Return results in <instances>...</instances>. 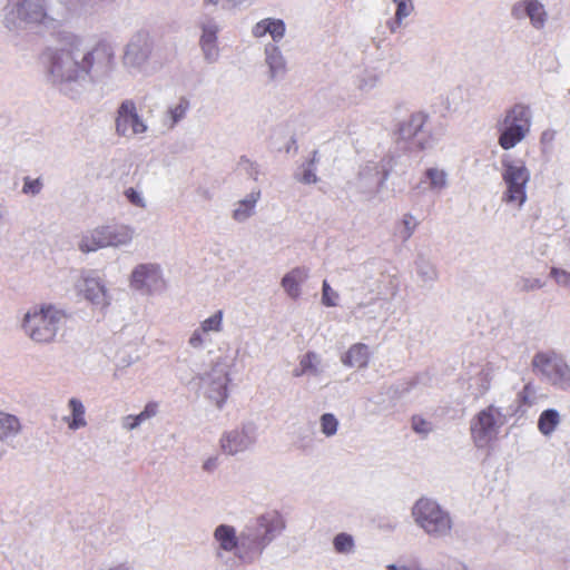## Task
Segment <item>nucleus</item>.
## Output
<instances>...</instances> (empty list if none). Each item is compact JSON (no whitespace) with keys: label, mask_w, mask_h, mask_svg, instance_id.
<instances>
[{"label":"nucleus","mask_w":570,"mask_h":570,"mask_svg":"<svg viewBox=\"0 0 570 570\" xmlns=\"http://www.w3.org/2000/svg\"><path fill=\"white\" fill-rule=\"evenodd\" d=\"M395 6L396 10L394 18L392 21L387 22L391 32H396L401 28L403 20L409 18L414 12L413 0H403Z\"/></svg>","instance_id":"e433bc0d"},{"label":"nucleus","mask_w":570,"mask_h":570,"mask_svg":"<svg viewBox=\"0 0 570 570\" xmlns=\"http://www.w3.org/2000/svg\"><path fill=\"white\" fill-rule=\"evenodd\" d=\"M372 357V351L367 344L354 343L342 355L341 363L350 368H366Z\"/></svg>","instance_id":"412c9836"},{"label":"nucleus","mask_w":570,"mask_h":570,"mask_svg":"<svg viewBox=\"0 0 570 570\" xmlns=\"http://www.w3.org/2000/svg\"><path fill=\"white\" fill-rule=\"evenodd\" d=\"M390 570H419L417 564H406L404 562H396L389 564Z\"/></svg>","instance_id":"6e6d98bb"},{"label":"nucleus","mask_w":570,"mask_h":570,"mask_svg":"<svg viewBox=\"0 0 570 570\" xmlns=\"http://www.w3.org/2000/svg\"><path fill=\"white\" fill-rule=\"evenodd\" d=\"M190 108L189 100L181 97L171 104L165 114V125L168 129H173L179 121H181Z\"/></svg>","instance_id":"72a5a7b5"},{"label":"nucleus","mask_w":570,"mask_h":570,"mask_svg":"<svg viewBox=\"0 0 570 570\" xmlns=\"http://www.w3.org/2000/svg\"><path fill=\"white\" fill-rule=\"evenodd\" d=\"M489 389V382L485 380V382L482 384L479 393H484Z\"/></svg>","instance_id":"680f3d73"},{"label":"nucleus","mask_w":570,"mask_h":570,"mask_svg":"<svg viewBox=\"0 0 570 570\" xmlns=\"http://www.w3.org/2000/svg\"><path fill=\"white\" fill-rule=\"evenodd\" d=\"M265 65L268 68V78L278 79L286 73V59L279 47L274 43L265 46Z\"/></svg>","instance_id":"b1692460"},{"label":"nucleus","mask_w":570,"mask_h":570,"mask_svg":"<svg viewBox=\"0 0 570 570\" xmlns=\"http://www.w3.org/2000/svg\"><path fill=\"white\" fill-rule=\"evenodd\" d=\"M219 465V458L218 455H209L206 459H204L202 463V470L206 473H213L216 471V469Z\"/></svg>","instance_id":"603ef678"},{"label":"nucleus","mask_w":570,"mask_h":570,"mask_svg":"<svg viewBox=\"0 0 570 570\" xmlns=\"http://www.w3.org/2000/svg\"><path fill=\"white\" fill-rule=\"evenodd\" d=\"M214 540L217 543V556L223 557V552L234 553L239 559V537L234 527L220 524L214 531Z\"/></svg>","instance_id":"a211bd4d"},{"label":"nucleus","mask_w":570,"mask_h":570,"mask_svg":"<svg viewBox=\"0 0 570 570\" xmlns=\"http://www.w3.org/2000/svg\"><path fill=\"white\" fill-rule=\"evenodd\" d=\"M67 409L69 414L62 417L70 431H78L88 425L86 416V406L81 400L71 397L68 400Z\"/></svg>","instance_id":"bb28decb"},{"label":"nucleus","mask_w":570,"mask_h":570,"mask_svg":"<svg viewBox=\"0 0 570 570\" xmlns=\"http://www.w3.org/2000/svg\"><path fill=\"white\" fill-rule=\"evenodd\" d=\"M124 196L127 199V202L136 208L146 209L148 206L147 198L141 188L132 187V186L127 187L124 190Z\"/></svg>","instance_id":"79ce46f5"},{"label":"nucleus","mask_w":570,"mask_h":570,"mask_svg":"<svg viewBox=\"0 0 570 570\" xmlns=\"http://www.w3.org/2000/svg\"><path fill=\"white\" fill-rule=\"evenodd\" d=\"M338 298V293L334 291L326 281H324L322 285V303L330 307L337 306Z\"/></svg>","instance_id":"a18cd8bd"},{"label":"nucleus","mask_w":570,"mask_h":570,"mask_svg":"<svg viewBox=\"0 0 570 570\" xmlns=\"http://www.w3.org/2000/svg\"><path fill=\"white\" fill-rule=\"evenodd\" d=\"M510 16L513 20H529L530 26L541 31L549 21V13L540 0H517L510 8Z\"/></svg>","instance_id":"ddd939ff"},{"label":"nucleus","mask_w":570,"mask_h":570,"mask_svg":"<svg viewBox=\"0 0 570 570\" xmlns=\"http://www.w3.org/2000/svg\"><path fill=\"white\" fill-rule=\"evenodd\" d=\"M550 277L560 286L570 288V272L559 268L552 267L550 269Z\"/></svg>","instance_id":"49530a36"},{"label":"nucleus","mask_w":570,"mask_h":570,"mask_svg":"<svg viewBox=\"0 0 570 570\" xmlns=\"http://www.w3.org/2000/svg\"><path fill=\"white\" fill-rule=\"evenodd\" d=\"M519 285L523 291H537L544 287L546 283L538 277H523Z\"/></svg>","instance_id":"09e8293b"},{"label":"nucleus","mask_w":570,"mask_h":570,"mask_svg":"<svg viewBox=\"0 0 570 570\" xmlns=\"http://www.w3.org/2000/svg\"><path fill=\"white\" fill-rule=\"evenodd\" d=\"M324 372L322 357L315 352H307L299 358L298 366L293 371L295 377L303 375L320 376Z\"/></svg>","instance_id":"7c9ffc66"},{"label":"nucleus","mask_w":570,"mask_h":570,"mask_svg":"<svg viewBox=\"0 0 570 570\" xmlns=\"http://www.w3.org/2000/svg\"><path fill=\"white\" fill-rule=\"evenodd\" d=\"M417 219L412 214H405L401 220L400 237L407 240L417 227Z\"/></svg>","instance_id":"c03bdc74"},{"label":"nucleus","mask_w":570,"mask_h":570,"mask_svg":"<svg viewBox=\"0 0 570 570\" xmlns=\"http://www.w3.org/2000/svg\"><path fill=\"white\" fill-rule=\"evenodd\" d=\"M129 286L145 295H153L165 287L163 269L156 263L136 265L129 276Z\"/></svg>","instance_id":"9d476101"},{"label":"nucleus","mask_w":570,"mask_h":570,"mask_svg":"<svg viewBox=\"0 0 570 570\" xmlns=\"http://www.w3.org/2000/svg\"><path fill=\"white\" fill-rule=\"evenodd\" d=\"M403 0H392L394 4H397L399 2H402Z\"/></svg>","instance_id":"69168bd1"},{"label":"nucleus","mask_w":570,"mask_h":570,"mask_svg":"<svg viewBox=\"0 0 570 570\" xmlns=\"http://www.w3.org/2000/svg\"><path fill=\"white\" fill-rule=\"evenodd\" d=\"M332 549L341 557H352L357 549L354 535L348 532L336 533L332 539Z\"/></svg>","instance_id":"2f4dec72"},{"label":"nucleus","mask_w":570,"mask_h":570,"mask_svg":"<svg viewBox=\"0 0 570 570\" xmlns=\"http://www.w3.org/2000/svg\"><path fill=\"white\" fill-rule=\"evenodd\" d=\"M561 422L560 413L554 409L544 410L538 420L539 431L546 435H551Z\"/></svg>","instance_id":"c9c22d12"},{"label":"nucleus","mask_w":570,"mask_h":570,"mask_svg":"<svg viewBox=\"0 0 570 570\" xmlns=\"http://www.w3.org/2000/svg\"><path fill=\"white\" fill-rule=\"evenodd\" d=\"M374 304H375V302H374V301H372V302H370V303H367V304L358 303V304L354 307L353 313H354V314H357L362 308H364V307H371V306H373Z\"/></svg>","instance_id":"bf43d9fd"},{"label":"nucleus","mask_w":570,"mask_h":570,"mask_svg":"<svg viewBox=\"0 0 570 570\" xmlns=\"http://www.w3.org/2000/svg\"><path fill=\"white\" fill-rule=\"evenodd\" d=\"M148 128L132 100L120 104L115 117V129L118 136L126 139L141 138L147 134Z\"/></svg>","instance_id":"1a4fd4ad"},{"label":"nucleus","mask_w":570,"mask_h":570,"mask_svg":"<svg viewBox=\"0 0 570 570\" xmlns=\"http://www.w3.org/2000/svg\"><path fill=\"white\" fill-rule=\"evenodd\" d=\"M243 165H246L247 167H250V168L253 167L254 168V164L250 163L249 160L243 161Z\"/></svg>","instance_id":"e2e57ef3"},{"label":"nucleus","mask_w":570,"mask_h":570,"mask_svg":"<svg viewBox=\"0 0 570 570\" xmlns=\"http://www.w3.org/2000/svg\"><path fill=\"white\" fill-rule=\"evenodd\" d=\"M268 544L253 524L246 527L239 534V560L244 563L255 562Z\"/></svg>","instance_id":"4468645a"},{"label":"nucleus","mask_w":570,"mask_h":570,"mask_svg":"<svg viewBox=\"0 0 570 570\" xmlns=\"http://www.w3.org/2000/svg\"><path fill=\"white\" fill-rule=\"evenodd\" d=\"M382 75L375 68H365L355 75L354 83L363 92L375 89L381 83Z\"/></svg>","instance_id":"473e14b6"},{"label":"nucleus","mask_w":570,"mask_h":570,"mask_svg":"<svg viewBox=\"0 0 570 570\" xmlns=\"http://www.w3.org/2000/svg\"><path fill=\"white\" fill-rule=\"evenodd\" d=\"M411 517L415 525L432 539H444L452 533L451 513L432 498H419L411 508Z\"/></svg>","instance_id":"20e7f679"},{"label":"nucleus","mask_w":570,"mask_h":570,"mask_svg":"<svg viewBox=\"0 0 570 570\" xmlns=\"http://www.w3.org/2000/svg\"><path fill=\"white\" fill-rule=\"evenodd\" d=\"M286 32V26L283 20L275 18H265L258 21L252 30L255 38L269 36L274 42L281 41Z\"/></svg>","instance_id":"393cba45"},{"label":"nucleus","mask_w":570,"mask_h":570,"mask_svg":"<svg viewBox=\"0 0 570 570\" xmlns=\"http://www.w3.org/2000/svg\"><path fill=\"white\" fill-rule=\"evenodd\" d=\"M4 444L6 443H1L0 442V461L2 460V458L6 455L7 451L4 449Z\"/></svg>","instance_id":"052dcab7"},{"label":"nucleus","mask_w":570,"mask_h":570,"mask_svg":"<svg viewBox=\"0 0 570 570\" xmlns=\"http://www.w3.org/2000/svg\"><path fill=\"white\" fill-rule=\"evenodd\" d=\"M138 360V352L132 346L119 348L114 357L115 366L119 370L135 364Z\"/></svg>","instance_id":"58836bf2"},{"label":"nucleus","mask_w":570,"mask_h":570,"mask_svg":"<svg viewBox=\"0 0 570 570\" xmlns=\"http://www.w3.org/2000/svg\"><path fill=\"white\" fill-rule=\"evenodd\" d=\"M428 116L423 112H415L404 120L399 128L401 139L412 141L419 149H426L431 144L423 138V128L426 124Z\"/></svg>","instance_id":"dca6fc26"},{"label":"nucleus","mask_w":570,"mask_h":570,"mask_svg":"<svg viewBox=\"0 0 570 570\" xmlns=\"http://www.w3.org/2000/svg\"><path fill=\"white\" fill-rule=\"evenodd\" d=\"M213 4H217L220 0H209Z\"/></svg>","instance_id":"0e129e2a"},{"label":"nucleus","mask_w":570,"mask_h":570,"mask_svg":"<svg viewBox=\"0 0 570 570\" xmlns=\"http://www.w3.org/2000/svg\"><path fill=\"white\" fill-rule=\"evenodd\" d=\"M157 413V405L149 403L137 415H126L121 419V428L126 431H132L139 428L142 423L154 417Z\"/></svg>","instance_id":"f704fd0d"},{"label":"nucleus","mask_w":570,"mask_h":570,"mask_svg":"<svg viewBox=\"0 0 570 570\" xmlns=\"http://www.w3.org/2000/svg\"><path fill=\"white\" fill-rule=\"evenodd\" d=\"M372 184H380L382 181L381 173L376 166H368L361 171V178L367 177Z\"/></svg>","instance_id":"3c124183"},{"label":"nucleus","mask_w":570,"mask_h":570,"mask_svg":"<svg viewBox=\"0 0 570 570\" xmlns=\"http://www.w3.org/2000/svg\"><path fill=\"white\" fill-rule=\"evenodd\" d=\"M106 570H131V568L126 563H115L108 567Z\"/></svg>","instance_id":"13d9d810"},{"label":"nucleus","mask_w":570,"mask_h":570,"mask_svg":"<svg viewBox=\"0 0 570 570\" xmlns=\"http://www.w3.org/2000/svg\"><path fill=\"white\" fill-rule=\"evenodd\" d=\"M426 185L433 193H441L449 187V173L439 166H432L424 170L423 177L416 188Z\"/></svg>","instance_id":"a878e982"},{"label":"nucleus","mask_w":570,"mask_h":570,"mask_svg":"<svg viewBox=\"0 0 570 570\" xmlns=\"http://www.w3.org/2000/svg\"><path fill=\"white\" fill-rule=\"evenodd\" d=\"M253 527L271 543L284 531L285 520L279 512L268 511L259 515Z\"/></svg>","instance_id":"f3484780"},{"label":"nucleus","mask_w":570,"mask_h":570,"mask_svg":"<svg viewBox=\"0 0 570 570\" xmlns=\"http://www.w3.org/2000/svg\"><path fill=\"white\" fill-rule=\"evenodd\" d=\"M533 394L532 389L529 385H525L523 391L520 393V397L522 399V402L525 404H531L532 401L530 400V396Z\"/></svg>","instance_id":"4d7b16f0"},{"label":"nucleus","mask_w":570,"mask_h":570,"mask_svg":"<svg viewBox=\"0 0 570 570\" xmlns=\"http://www.w3.org/2000/svg\"><path fill=\"white\" fill-rule=\"evenodd\" d=\"M42 183L40 179H31L30 177L24 178L22 193L27 195H38L41 191Z\"/></svg>","instance_id":"de8ad7c7"},{"label":"nucleus","mask_w":570,"mask_h":570,"mask_svg":"<svg viewBox=\"0 0 570 570\" xmlns=\"http://www.w3.org/2000/svg\"><path fill=\"white\" fill-rule=\"evenodd\" d=\"M413 429L417 432V433H422V434H426L431 431V426L430 424L422 420V419H414L413 420Z\"/></svg>","instance_id":"5fc2aeb1"},{"label":"nucleus","mask_w":570,"mask_h":570,"mask_svg":"<svg viewBox=\"0 0 570 570\" xmlns=\"http://www.w3.org/2000/svg\"><path fill=\"white\" fill-rule=\"evenodd\" d=\"M76 292L87 302L99 308L109 306L111 297L105 281L95 272L82 274L75 285Z\"/></svg>","instance_id":"f8f14e48"},{"label":"nucleus","mask_w":570,"mask_h":570,"mask_svg":"<svg viewBox=\"0 0 570 570\" xmlns=\"http://www.w3.org/2000/svg\"><path fill=\"white\" fill-rule=\"evenodd\" d=\"M498 144L504 150L514 148L518 144L525 139L529 132L522 128L512 127L498 120Z\"/></svg>","instance_id":"c85d7f7f"},{"label":"nucleus","mask_w":570,"mask_h":570,"mask_svg":"<svg viewBox=\"0 0 570 570\" xmlns=\"http://www.w3.org/2000/svg\"><path fill=\"white\" fill-rule=\"evenodd\" d=\"M188 346L191 350L200 351L213 343V338L207 335L199 326L191 331L188 337Z\"/></svg>","instance_id":"a19ab883"},{"label":"nucleus","mask_w":570,"mask_h":570,"mask_svg":"<svg viewBox=\"0 0 570 570\" xmlns=\"http://www.w3.org/2000/svg\"><path fill=\"white\" fill-rule=\"evenodd\" d=\"M65 321L63 309L52 304H37L23 313L20 328L33 344L43 346L56 342Z\"/></svg>","instance_id":"f03ea898"},{"label":"nucleus","mask_w":570,"mask_h":570,"mask_svg":"<svg viewBox=\"0 0 570 570\" xmlns=\"http://www.w3.org/2000/svg\"><path fill=\"white\" fill-rule=\"evenodd\" d=\"M298 180L304 184H315L317 181V176L313 163H308L303 168L302 174L298 176Z\"/></svg>","instance_id":"8fccbe9b"},{"label":"nucleus","mask_w":570,"mask_h":570,"mask_svg":"<svg viewBox=\"0 0 570 570\" xmlns=\"http://www.w3.org/2000/svg\"><path fill=\"white\" fill-rule=\"evenodd\" d=\"M257 440V426L253 422H244L223 433L219 440L222 451L227 455H236L249 450Z\"/></svg>","instance_id":"9b49d317"},{"label":"nucleus","mask_w":570,"mask_h":570,"mask_svg":"<svg viewBox=\"0 0 570 570\" xmlns=\"http://www.w3.org/2000/svg\"><path fill=\"white\" fill-rule=\"evenodd\" d=\"M499 121L505 125L522 128L524 131L530 132L532 125V111L525 104H514L504 111Z\"/></svg>","instance_id":"aec40b11"},{"label":"nucleus","mask_w":570,"mask_h":570,"mask_svg":"<svg viewBox=\"0 0 570 570\" xmlns=\"http://www.w3.org/2000/svg\"><path fill=\"white\" fill-rule=\"evenodd\" d=\"M321 432L327 438L337 433L338 420L332 413H325L321 416Z\"/></svg>","instance_id":"37998d69"},{"label":"nucleus","mask_w":570,"mask_h":570,"mask_svg":"<svg viewBox=\"0 0 570 570\" xmlns=\"http://www.w3.org/2000/svg\"><path fill=\"white\" fill-rule=\"evenodd\" d=\"M308 277V268L304 266L294 267L283 276L281 286L288 297L297 299L302 295V285Z\"/></svg>","instance_id":"4be33fe9"},{"label":"nucleus","mask_w":570,"mask_h":570,"mask_svg":"<svg viewBox=\"0 0 570 570\" xmlns=\"http://www.w3.org/2000/svg\"><path fill=\"white\" fill-rule=\"evenodd\" d=\"M204 396L216 407L222 409L228 397L230 376L226 361L218 357L200 379Z\"/></svg>","instance_id":"0eeeda50"},{"label":"nucleus","mask_w":570,"mask_h":570,"mask_svg":"<svg viewBox=\"0 0 570 570\" xmlns=\"http://www.w3.org/2000/svg\"><path fill=\"white\" fill-rule=\"evenodd\" d=\"M47 80L65 95L75 96L91 81L99 80L115 67V51L110 45L99 42L83 49L81 37L63 36L57 47L45 57Z\"/></svg>","instance_id":"f257e3e1"},{"label":"nucleus","mask_w":570,"mask_h":570,"mask_svg":"<svg viewBox=\"0 0 570 570\" xmlns=\"http://www.w3.org/2000/svg\"><path fill=\"white\" fill-rule=\"evenodd\" d=\"M46 16L43 0H22L6 17L9 28L19 26L20 22H40Z\"/></svg>","instance_id":"2eb2a0df"},{"label":"nucleus","mask_w":570,"mask_h":570,"mask_svg":"<svg viewBox=\"0 0 570 570\" xmlns=\"http://www.w3.org/2000/svg\"><path fill=\"white\" fill-rule=\"evenodd\" d=\"M198 326L213 338L214 335L224 331V312L222 309L216 311L203 320Z\"/></svg>","instance_id":"4c0bfd02"},{"label":"nucleus","mask_w":570,"mask_h":570,"mask_svg":"<svg viewBox=\"0 0 570 570\" xmlns=\"http://www.w3.org/2000/svg\"><path fill=\"white\" fill-rule=\"evenodd\" d=\"M415 265H416V274L422 282L432 283V282L436 281L438 269L431 261H429L424 257H419Z\"/></svg>","instance_id":"ea45409f"},{"label":"nucleus","mask_w":570,"mask_h":570,"mask_svg":"<svg viewBox=\"0 0 570 570\" xmlns=\"http://www.w3.org/2000/svg\"><path fill=\"white\" fill-rule=\"evenodd\" d=\"M501 178L504 185L501 200L509 207L520 210L528 199L527 185L531 173L523 159L514 158L510 154L501 157Z\"/></svg>","instance_id":"39448f33"},{"label":"nucleus","mask_w":570,"mask_h":570,"mask_svg":"<svg viewBox=\"0 0 570 570\" xmlns=\"http://www.w3.org/2000/svg\"><path fill=\"white\" fill-rule=\"evenodd\" d=\"M150 45L144 37L134 38L125 51V65L130 68H140L149 58Z\"/></svg>","instance_id":"6ab92c4d"},{"label":"nucleus","mask_w":570,"mask_h":570,"mask_svg":"<svg viewBox=\"0 0 570 570\" xmlns=\"http://www.w3.org/2000/svg\"><path fill=\"white\" fill-rule=\"evenodd\" d=\"M22 422L17 415L0 411V442L11 443L22 433Z\"/></svg>","instance_id":"cd10ccee"},{"label":"nucleus","mask_w":570,"mask_h":570,"mask_svg":"<svg viewBox=\"0 0 570 570\" xmlns=\"http://www.w3.org/2000/svg\"><path fill=\"white\" fill-rule=\"evenodd\" d=\"M218 26L214 22H207L203 26L200 46L206 60L213 62L218 58V48L216 45Z\"/></svg>","instance_id":"c756f323"},{"label":"nucleus","mask_w":570,"mask_h":570,"mask_svg":"<svg viewBox=\"0 0 570 570\" xmlns=\"http://www.w3.org/2000/svg\"><path fill=\"white\" fill-rule=\"evenodd\" d=\"M505 423V416L501 410L490 405L480 411L471 421V436L476 448L489 446L498 436L500 429Z\"/></svg>","instance_id":"423d86ee"},{"label":"nucleus","mask_w":570,"mask_h":570,"mask_svg":"<svg viewBox=\"0 0 570 570\" xmlns=\"http://www.w3.org/2000/svg\"><path fill=\"white\" fill-rule=\"evenodd\" d=\"M63 3L71 10H79L95 3V0H62Z\"/></svg>","instance_id":"864d4df0"},{"label":"nucleus","mask_w":570,"mask_h":570,"mask_svg":"<svg viewBox=\"0 0 570 570\" xmlns=\"http://www.w3.org/2000/svg\"><path fill=\"white\" fill-rule=\"evenodd\" d=\"M532 365L551 385L570 389V365L562 355L557 353H539L534 355Z\"/></svg>","instance_id":"6e6552de"},{"label":"nucleus","mask_w":570,"mask_h":570,"mask_svg":"<svg viewBox=\"0 0 570 570\" xmlns=\"http://www.w3.org/2000/svg\"><path fill=\"white\" fill-rule=\"evenodd\" d=\"M136 237V228L129 224L106 223L82 233L78 249L89 254L105 248H126L132 245Z\"/></svg>","instance_id":"7ed1b4c3"},{"label":"nucleus","mask_w":570,"mask_h":570,"mask_svg":"<svg viewBox=\"0 0 570 570\" xmlns=\"http://www.w3.org/2000/svg\"><path fill=\"white\" fill-rule=\"evenodd\" d=\"M261 190L253 189L244 198L234 204L232 218L236 223H245L256 214V206L261 199Z\"/></svg>","instance_id":"5701e85b"}]
</instances>
